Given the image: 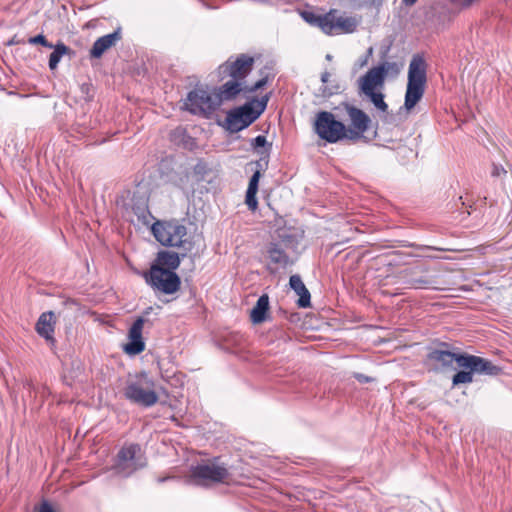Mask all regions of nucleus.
<instances>
[{
  "label": "nucleus",
  "instance_id": "f257e3e1",
  "mask_svg": "<svg viewBox=\"0 0 512 512\" xmlns=\"http://www.w3.org/2000/svg\"><path fill=\"white\" fill-rule=\"evenodd\" d=\"M298 238L288 230H278L277 236L266 247L267 270L275 274L294 264Z\"/></svg>",
  "mask_w": 512,
  "mask_h": 512
},
{
  "label": "nucleus",
  "instance_id": "f03ea898",
  "mask_svg": "<svg viewBox=\"0 0 512 512\" xmlns=\"http://www.w3.org/2000/svg\"><path fill=\"white\" fill-rule=\"evenodd\" d=\"M300 16L310 26L319 28L329 36L353 33L358 26V21L354 17L338 15L336 9H330L325 14L303 10L300 12Z\"/></svg>",
  "mask_w": 512,
  "mask_h": 512
},
{
  "label": "nucleus",
  "instance_id": "7ed1b4c3",
  "mask_svg": "<svg viewBox=\"0 0 512 512\" xmlns=\"http://www.w3.org/2000/svg\"><path fill=\"white\" fill-rule=\"evenodd\" d=\"M123 395L131 403L146 408L155 405L159 400L155 391V382L145 372L127 380Z\"/></svg>",
  "mask_w": 512,
  "mask_h": 512
},
{
  "label": "nucleus",
  "instance_id": "20e7f679",
  "mask_svg": "<svg viewBox=\"0 0 512 512\" xmlns=\"http://www.w3.org/2000/svg\"><path fill=\"white\" fill-rule=\"evenodd\" d=\"M427 82V65L424 58L414 55L408 69V82L405 93L404 106L411 110L421 100Z\"/></svg>",
  "mask_w": 512,
  "mask_h": 512
},
{
  "label": "nucleus",
  "instance_id": "39448f33",
  "mask_svg": "<svg viewBox=\"0 0 512 512\" xmlns=\"http://www.w3.org/2000/svg\"><path fill=\"white\" fill-rule=\"evenodd\" d=\"M152 233L162 245L183 249L182 257L192 249V242L186 238L187 228L177 220L157 221L152 226Z\"/></svg>",
  "mask_w": 512,
  "mask_h": 512
},
{
  "label": "nucleus",
  "instance_id": "423d86ee",
  "mask_svg": "<svg viewBox=\"0 0 512 512\" xmlns=\"http://www.w3.org/2000/svg\"><path fill=\"white\" fill-rule=\"evenodd\" d=\"M268 100L269 96L265 95L229 111L225 119L226 129L236 133L247 128L264 112Z\"/></svg>",
  "mask_w": 512,
  "mask_h": 512
},
{
  "label": "nucleus",
  "instance_id": "0eeeda50",
  "mask_svg": "<svg viewBox=\"0 0 512 512\" xmlns=\"http://www.w3.org/2000/svg\"><path fill=\"white\" fill-rule=\"evenodd\" d=\"M219 97L214 91L203 87H196L190 91L185 99L184 107L194 115L208 117L219 107Z\"/></svg>",
  "mask_w": 512,
  "mask_h": 512
},
{
  "label": "nucleus",
  "instance_id": "6e6552de",
  "mask_svg": "<svg viewBox=\"0 0 512 512\" xmlns=\"http://www.w3.org/2000/svg\"><path fill=\"white\" fill-rule=\"evenodd\" d=\"M230 477V472L224 464L217 461L198 464L190 470L192 483L201 486H209L215 483H225Z\"/></svg>",
  "mask_w": 512,
  "mask_h": 512
},
{
  "label": "nucleus",
  "instance_id": "1a4fd4ad",
  "mask_svg": "<svg viewBox=\"0 0 512 512\" xmlns=\"http://www.w3.org/2000/svg\"><path fill=\"white\" fill-rule=\"evenodd\" d=\"M145 282L155 291L166 295L176 293L181 286V279L175 271L150 267L142 274Z\"/></svg>",
  "mask_w": 512,
  "mask_h": 512
},
{
  "label": "nucleus",
  "instance_id": "9d476101",
  "mask_svg": "<svg viewBox=\"0 0 512 512\" xmlns=\"http://www.w3.org/2000/svg\"><path fill=\"white\" fill-rule=\"evenodd\" d=\"M315 132L321 139L329 143H336L346 139L347 128L344 123L335 119L333 113L320 111L316 115Z\"/></svg>",
  "mask_w": 512,
  "mask_h": 512
},
{
  "label": "nucleus",
  "instance_id": "9b49d317",
  "mask_svg": "<svg viewBox=\"0 0 512 512\" xmlns=\"http://www.w3.org/2000/svg\"><path fill=\"white\" fill-rule=\"evenodd\" d=\"M146 465V459L139 444L123 446L117 454L115 470L118 474L127 477Z\"/></svg>",
  "mask_w": 512,
  "mask_h": 512
},
{
  "label": "nucleus",
  "instance_id": "f8f14e48",
  "mask_svg": "<svg viewBox=\"0 0 512 512\" xmlns=\"http://www.w3.org/2000/svg\"><path fill=\"white\" fill-rule=\"evenodd\" d=\"M398 71V66L395 62L385 61L377 66H374L359 78V89L362 93H364L383 88L386 76L390 72L397 74Z\"/></svg>",
  "mask_w": 512,
  "mask_h": 512
},
{
  "label": "nucleus",
  "instance_id": "ddd939ff",
  "mask_svg": "<svg viewBox=\"0 0 512 512\" xmlns=\"http://www.w3.org/2000/svg\"><path fill=\"white\" fill-rule=\"evenodd\" d=\"M345 109L351 122V127L347 128L346 140L356 142L364 139V133L371 124L370 117L363 110L350 104H345Z\"/></svg>",
  "mask_w": 512,
  "mask_h": 512
},
{
  "label": "nucleus",
  "instance_id": "4468645a",
  "mask_svg": "<svg viewBox=\"0 0 512 512\" xmlns=\"http://www.w3.org/2000/svg\"><path fill=\"white\" fill-rule=\"evenodd\" d=\"M254 59L248 55L241 54L235 60L231 58L219 66L218 73L221 78L227 76L242 82L252 70Z\"/></svg>",
  "mask_w": 512,
  "mask_h": 512
},
{
  "label": "nucleus",
  "instance_id": "2eb2a0df",
  "mask_svg": "<svg viewBox=\"0 0 512 512\" xmlns=\"http://www.w3.org/2000/svg\"><path fill=\"white\" fill-rule=\"evenodd\" d=\"M460 361L462 368L472 370L477 374L497 376L501 372L499 366L479 356L466 354L465 357L460 358Z\"/></svg>",
  "mask_w": 512,
  "mask_h": 512
},
{
  "label": "nucleus",
  "instance_id": "dca6fc26",
  "mask_svg": "<svg viewBox=\"0 0 512 512\" xmlns=\"http://www.w3.org/2000/svg\"><path fill=\"white\" fill-rule=\"evenodd\" d=\"M146 320L144 316L138 317L129 329V342L125 344L124 351L130 355H137L144 351L145 343L142 338V330Z\"/></svg>",
  "mask_w": 512,
  "mask_h": 512
},
{
  "label": "nucleus",
  "instance_id": "f3484780",
  "mask_svg": "<svg viewBox=\"0 0 512 512\" xmlns=\"http://www.w3.org/2000/svg\"><path fill=\"white\" fill-rule=\"evenodd\" d=\"M442 347H447V344L441 343L439 348L432 349L427 355L428 360L439 363L443 368H450L456 362L462 368L460 358L465 357L466 353H454Z\"/></svg>",
  "mask_w": 512,
  "mask_h": 512
},
{
  "label": "nucleus",
  "instance_id": "a211bd4d",
  "mask_svg": "<svg viewBox=\"0 0 512 512\" xmlns=\"http://www.w3.org/2000/svg\"><path fill=\"white\" fill-rule=\"evenodd\" d=\"M121 39V34L118 30L99 37L93 44L90 50L92 58H100L108 49L113 47Z\"/></svg>",
  "mask_w": 512,
  "mask_h": 512
},
{
  "label": "nucleus",
  "instance_id": "6ab92c4d",
  "mask_svg": "<svg viewBox=\"0 0 512 512\" xmlns=\"http://www.w3.org/2000/svg\"><path fill=\"white\" fill-rule=\"evenodd\" d=\"M54 313L52 311L44 312L40 315L36 323L37 333L43 337L46 341L54 345Z\"/></svg>",
  "mask_w": 512,
  "mask_h": 512
},
{
  "label": "nucleus",
  "instance_id": "aec40b11",
  "mask_svg": "<svg viewBox=\"0 0 512 512\" xmlns=\"http://www.w3.org/2000/svg\"><path fill=\"white\" fill-rule=\"evenodd\" d=\"M181 263L180 254L172 251H159L151 267L175 271Z\"/></svg>",
  "mask_w": 512,
  "mask_h": 512
},
{
  "label": "nucleus",
  "instance_id": "412c9836",
  "mask_svg": "<svg viewBox=\"0 0 512 512\" xmlns=\"http://www.w3.org/2000/svg\"><path fill=\"white\" fill-rule=\"evenodd\" d=\"M241 91H245L243 83L231 78L219 87L218 90H214V94L219 97V105H221L223 101L234 99Z\"/></svg>",
  "mask_w": 512,
  "mask_h": 512
},
{
  "label": "nucleus",
  "instance_id": "4be33fe9",
  "mask_svg": "<svg viewBox=\"0 0 512 512\" xmlns=\"http://www.w3.org/2000/svg\"><path fill=\"white\" fill-rule=\"evenodd\" d=\"M289 285L292 290L299 296L298 306L301 308H307L310 306V292L303 283L299 275H292L289 280Z\"/></svg>",
  "mask_w": 512,
  "mask_h": 512
},
{
  "label": "nucleus",
  "instance_id": "5701e85b",
  "mask_svg": "<svg viewBox=\"0 0 512 512\" xmlns=\"http://www.w3.org/2000/svg\"><path fill=\"white\" fill-rule=\"evenodd\" d=\"M260 177V171L256 170L249 180L248 188L246 191L245 203L251 211H255L258 207L256 194L258 192Z\"/></svg>",
  "mask_w": 512,
  "mask_h": 512
},
{
  "label": "nucleus",
  "instance_id": "b1692460",
  "mask_svg": "<svg viewBox=\"0 0 512 512\" xmlns=\"http://www.w3.org/2000/svg\"><path fill=\"white\" fill-rule=\"evenodd\" d=\"M269 310V297L267 294L261 295L253 309L251 310L250 318L254 324L263 323L266 320V314Z\"/></svg>",
  "mask_w": 512,
  "mask_h": 512
},
{
  "label": "nucleus",
  "instance_id": "393cba45",
  "mask_svg": "<svg viewBox=\"0 0 512 512\" xmlns=\"http://www.w3.org/2000/svg\"><path fill=\"white\" fill-rule=\"evenodd\" d=\"M52 48H54V51L50 54L49 57V68L51 70H55L58 67L61 58L70 52V48L62 42L57 43Z\"/></svg>",
  "mask_w": 512,
  "mask_h": 512
},
{
  "label": "nucleus",
  "instance_id": "a878e982",
  "mask_svg": "<svg viewBox=\"0 0 512 512\" xmlns=\"http://www.w3.org/2000/svg\"><path fill=\"white\" fill-rule=\"evenodd\" d=\"M365 96H367L371 102L374 104V106L382 111L386 112L388 109L387 103L384 101V95L381 92L371 91V92H364Z\"/></svg>",
  "mask_w": 512,
  "mask_h": 512
},
{
  "label": "nucleus",
  "instance_id": "bb28decb",
  "mask_svg": "<svg viewBox=\"0 0 512 512\" xmlns=\"http://www.w3.org/2000/svg\"><path fill=\"white\" fill-rule=\"evenodd\" d=\"M474 371L466 369L458 371L452 378V385L469 384L473 382Z\"/></svg>",
  "mask_w": 512,
  "mask_h": 512
},
{
  "label": "nucleus",
  "instance_id": "cd10ccee",
  "mask_svg": "<svg viewBox=\"0 0 512 512\" xmlns=\"http://www.w3.org/2000/svg\"><path fill=\"white\" fill-rule=\"evenodd\" d=\"M430 283L431 282L426 278H412L407 281L409 287L416 289L427 287Z\"/></svg>",
  "mask_w": 512,
  "mask_h": 512
},
{
  "label": "nucleus",
  "instance_id": "c85d7f7f",
  "mask_svg": "<svg viewBox=\"0 0 512 512\" xmlns=\"http://www.w3.org/2000/svg\"><path fill=\"white\" fill-rule=\"evenodd\" d=\"M28 42L30 44H33V45L40 44V45H42L44 47H47V48H52L53 47V45L51 43H49L47 41L46 37L44 35H42V34H39L37 36L29 38Z\"/></svg>",
  "mask_w": 512,
  "mask_h": 512
},
{
  "label": "nucleus",
  "instance_id": "c756f323",
  "mask_svg": "<svg viewBox=\"0 0 512 512\" xmlns=\"http://www.w3.org/2000/svg\"><path fill=\"white\" fill-rule=\"evenodd\" d=\"M267 145L266 137L263 135H258L251 141V146L253 149H255L258 153H261L258 149L263 148Z\"/></svg>",
  "mask_w": 512,
  "mask_h": 512
},
{
  "label": "nucleus",
  "instance_id": "7c9ffc66",
  "mask_svg": "<svg viewBox=\"0 0 512 512\" xmlns=\"http://www.w3.org/2000/svg\"><path fill=\"white\" fill-rule=\"evenodd\" d=\"M267 81H268V77H263L260 80H258L254 85H252L250 87L245 86V92H248V93L256 92L257 90L264 87L267 84Z\"/></svg>",
  "mask_w": 512,
  "mask_h": 512
},
{
  "label": "nucleus",
  "instance_id": "2f4dec72",
  "mask_svg": "<svg viewBox=\"0 0 512 512\" xmlns=\"http://www.w3.org/2000/svg\"><path fill=\"white\" fill-rule=\"evenodd\" d=\"M491 174L493 177H501L506 174V170L501 165L493 164Z\"/></svg>",
  "mask_w": 512,
  "mask_h": 512
},
{
  "label": "nucleus",
  "instance_id": "473e14b6",
  "mask_svg": "<svg viewBox=\"0 0 512 512\" xmlns=\"http://www.w3.org/2000/svg\"><path fill=\"white\" fill-rule=\"evenodd\" d=\"M353 377L360 383H369L374 380L372 377L366 376L362 373H354Z\"/></svg>",
  "mask_w": 512,
  "mask_h": 512
},
{
  "label": "nucleus",
  "instance_id": "72a5a7b5",
  "mask_svg": "<svg viewBox=\"0 0 512 512\" xmlns=\"http://www.w3.org/2000/svg\"><path fill=\"white\" fill-rule=\"evenodd\" d=\"M194 171L196 174H205L206 171H207V168H206V165L202 162H199L195 168H194Z\"/></svg>",
  "mask_w": 512,
  "mask_h": 512
},
{
  "label": "nucleus",
  "instance_id": "f704fd0d",
  "mask_svg": "<svg viewBox=\"0 0 512 512\" xmlns=\"http://www.w3.org/2000/svg\"><path fill=\"white\" fill-rule=\"evenodd\" d=\"M38 512H54V510L49 504L44 503Z\"/></svg>",
  "mask_w": 512,
  "mask_h": 512
},
{
  "label": "nucleus",
  "instance_id": "c9c22d12",
  "mask_svg": "<svg viewBox=\"0 0 512 512\" xmlns=\"http://www.w3.org/2000/svg\"><path fill=\"white\" fill-rule=\"evenodd\" d=\"M330 76H331V74L329 72H327V71L323 72L321 74V81L323 83H327L329 81Z\"/></svg>",
  "mask_w": 512,
  "mask_h": 512
},
{
  "label": "nucleus",
  "instance_id": "e433bc0d",
  "mask_svg": "<svg viewBox=\"0 0 512 512\" xmlns=\"http://www.w3.org/2000/svg\"><path fill=\"white\" fill-rule=\"evenodd\" d=\"M368 60H369V58H367L366 56H365L363 59H360V60H359V67H360V68H362V67H364L365 65H367Z\"/></svg>",
  "mask_w": 512,
  "mask_h": 512
},
{
  "label": "nucleus",
  "instance_id": "4c0bfd02",
  "mask_svg": "<svg viewBox=\"0 0 512 512\" xmlns=\"http://www.w3.org/2000/svg\"><path fill=\"white\" fill-rule=\"evenodd\" d=\"M372 53H373V48L370 47L368 50H367V54L365 55L367 58H370L372 56Z\"/></svg>",
  "mask_w": 512,
  "mask_h": 512
},
{
  "label": "nucleus",
  "instance_id": "58836bf2",
  "mask_svg": "<svg viewBox=\"0 0 512 512\" xmlns=\"http://www.w3.org/2000/svg\"><path fill=\"white\" fill-rule=\"evenodd\" d=\"M25 388H27L29 391H31V390H32V388H33L32 383H31V382H26V384H25Z\"/></svg>",
  "mask_w": 512,
  "mask_h": 512
},
{
  "label": "nucleus",
  "instance_id": "ea45409f",
  "mask_svg": "<svg viewBox=\"0 0 512 512\" xmlns=\"http://www.w3.org/2000/svg\"><path fill=\"white\" fill-rule=\"evenodd\" d=\"M152 310V307H149L147 308L145 311H144V315H148Z\"/></svg>",
  "mask_w": 512,
  "mask_h": 512
},
{
  "label": "nucleus",
  "instance_id": "a19ab883",
  "mask_svg": "<svg viewBox=\"0 0 512 512\" xmlns=\"http://www.w3.org/2000/svg\"><path fill=\"white\" fill-rule=\"evenodd\" d=\"M326 59H327V60H331V59H332V56H331L330 54H328V55L326 56Z\"/></svg>",
  "mask_w": 512,
  "mask_h": 512
},
{
  "label": "nucleus",
  "instance_id": "79ce46f5",
  "mask_svg": "<svg viewBox=\"0 0 512 512\" xmlns=\"http://www.w3.org/2000/svg\"><path fill=\"white\" fill-rule=\"evenodd\" d=\"M428 249H435L434 247H431V246H428ZM437 250H439L438 248H436Z\"/></svg>",
  "mask_w": 512,
  "mask_h": 512
}]
</instances>
